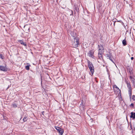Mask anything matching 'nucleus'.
Returning a JSON list of instances; mask_svg holds the SVG:
<instances>
[{
	"mask_svg": "<svg viewBox=\"0 0 135 135\" xmlns=\"http://www.w3.org/2000/svg\"><path fill=\"white\" fill-rule=\"evenodd\" d=\"M44 111H43L42 112V114L43 115H44Z\"/></svg>",
	"mask_w": 135,
	"mask_h": 135,
	"instance_id": "27",
	"label": "nucleus"
},
{
	"mask_svg": "<svg viewBox=\"0 0 135 135\" xmlns=\"http://www.w3.org/2000/svg\"><path fill=\"white\" fill-rule=\"evenodd\" d=\"M0 70L4 71H7L6 68L3 66H0Z\"/></svg>",
	"mask_w": 135,
	"mask_h": 135,
	"instance_id": "10",
	"label": "nucleus"
},
{
	"mask_svg": "<svg viewBox=\"0 0 135 135\" xmlns=\"http://www.w3.org/2000/svg\"><path fill=\"white\" fill-rule=\"evenodd\" d=\"M55 128L59 133L60 135H62V134L64 132L63 129L58 126H55Z\"/></svg>",
	"mask_w": 135,
	"mask_h": 135,
	"instance_id": "3",
	"label": "nucleus"
},
{
	"mask_svg": "<svg viewBox=\"0 0 135 135\" xmlns=\"http://www.w3.org/2000/svg\"><path fill=\"white\" fill-rule=\"evenodd\" d=\"M114 87H115L117 89H118V90H119V88H118V87L116 85H114Z\"/></svg>",
	"mask_w": 135,
	"mask_h": 135,
	"instance_id": "25",
	"label": "nucleus"
},
{
	"mask_svg": "<svg viewBox=\"0 0 135 135\" xmlns=\"http://www.w3.org/2000/svg\"><path fill=\"white\" fill-rule=\"evenodd\" d=\"M106 57L108 59H109L114 64V63L112 59V56L111 53H109V54H107L106 55Z\"/></svg>",
	"mask_w": 135,
	"mask_h": 135,
	"instance_id": "4",
	"label": "nucleus"
},
{
	"mask_svg": "<svg viewBox=\"0 0 135 135\" xmlns=\"http://www.w3.org/2000/svg\"><path fill=\"white\" fill-rule=\"evenodd\" d=\"M134 87L135 88V82L134 83Z\"/></svg>",
	"mask_w": 135,
	"mask_h": 135,
	"instance_id": "29",
	"label": "nucleus"
},
{
	"mask_svg": "<svg viewBox=\"0 0 135 135\" xmlns=\"http://www.w3.org/2000/svg\"><path fill=\"white\" fill-rule=\"evenodd\" d=\"M116 20H117V19H116L115 18L113 19L112 20V21L114 22V26H115V23L116 22H120V21H117Z\"/></svg>",
	"mask_w": 135,
	"mask_h": 135,
	"instance_id": "14",
	"label": "nucleus"
},
{
	"mask_svg": "<svg viewBox=\"0 0 135 135\" xmlns=\"http://www.w3.org/2000/svg\"><path fill=\"white\" fill-rule=\"evenodd\" d=\"M94 52L92 50H90L89 51L88 53L89 56L93 58H94V56L93 55Z\"/></svg>",
	"mask_w": 135,
	"mask_h": 135,
	"instance_id": "9",
	"label": "nucleus"
},
{
	"mask_svg": "<svg viewBox=\"0 0 135 135\" xmlns=\"http://www.w3.org/2000/svg\"><path fill=\"white\" fill-rule=\"evenodd\" d=\"M18 41L21 45H24L25 46H27L26 42H24L22 40H19Z\"/></svg>",
	"mask_w": 135,
	"mask_h": 135,
	"instance_id": "6",
	"label": "nucleus"
},
{
	"mask_svg": "<svg viewBox=\"0 0 135 135\" xmlns=\"http://www.w3.org/2000/svg\"><path fill=\"white\" fill-rule=\"evenodd\" d=\"M122 43L123 45L124 46H125L127 45L126 41L125 39L124 40H123Z\"/></svg>",
	"mask_w": 135,
	"mask_h": 135,
	"instance_id": "15",
	"label": "nucleus"
},
{
	"mask_svg": "<svg viewBox=\"0 0 135 135\" xmlns=\"http://www.w3.org/2000/svg\"><path fill=\"white\" fill-rule=\"evenodd\" d=\"M30 66V65H27V66H26L25 67V69L27 70H29L30 69L29 67Z\"/></svg>",
	"mask_w": 135,
	"mask_h": 135,
	"instance_id": "18",
	"label": "nucleus"
},
{
	"mask_svg": "<svg viewBox=\"0 0 135 135\" xmlns=\"http://www.w3.org/2000/svg\"><path fill=\"white\" fill-rule=\"evenodd\" d=\"M132 99L133 100H135V96L134 95H133L132 96Z\"/></svg>",
	"mask_w": 135,
	"mask_h": 135,
	"instance_id": "22",
	"label": "nucleus"
},
{
	"mask_svg": "<svg viewBox=\"0 0 135 135\" xmlns=\"http://www.w3.org/2000/svg\"><path fill=\"white\" fill-rule=\"evenodd\" d=\"M130 78H132V76H130Z\"/></svg>",
	"mask_w": 135,
	"mask_h": 135,
	"instance_id": "31",
	"label": "nucleus"
},
{
	"mask_svg": "<svg viewBox=\"0 0 135 135\" xmlns=\"http://www.w3.org/2000/svg\"><path fill=\"white\" fill-rule=\"evenodd\" d=\"M98 57L99 58L98 59V62H99V60H103V57L102 54H98Z\"/></svg>",
	"mask_w": 135,
	"mask_h": 135,
	"instance_id": "7",
	"label": "nucleus"
},
{
	"mask_svg": "<svg viewBox=\"0 0 135 135\" xmlns=\"http://www.w3.org/2000/svg\"><path fill=\"white\" fill-rule=\"evenodd\" d=\"M91 122H92V121H93V119H91Z\"/></svg>",
	"mask_w": 135,
	"mask_h": 135,
	"instance_id": "30",
	"label": "nucleus"
},
{
	"mask_svg": "<svg viewBox=\"0 0 135 135\" xmlns=\"http://www.w3.org/2000/svg\"><path fill=\"white\" fill-rule=\"evenodd\" d=\"M88 67L91 73V75L92 76L94 71V66L92 62L88 60Z\"/></svg>",
	"mask_w": 135,
	"mask_h": 135,
	"instance_id": "1",
	"label": "nucleus"
},
{
	"mask_svg": "<svg viewBox=\"0 0 135 135\" xmlns=\"http://www.w3.org/2000/svg\"><path fill=\"white\" fill-rule=\"evenodd\" d=\"M98 47L99 48V50H103V46H102L101 45H98Z\"/></svg>",
	"mask_w": 135,
	"mask_h": 135,
	"instance_id": "13",
	"label": "nucleus"
},
{
	"mask_svg": "<svg viewBox=\"0 0 135 135\" xmlns=\"http://www.w3.org/2000/svg\"><path fill=\"white\" fill-rule=\"evenodd\" d=\"M12 107L14 108H16L17 107V105L16 104H14L12 105Z\"/></svg>",
	"mask_w": 135,
	"mask_h": 135,
	"instance_id": "20",
	"label": "nucleus"
},
{
	"mask_svg": "<svg viewBox=\"0 0 135 135\" xmlns=\"http://www.w3.org/2000/svg\"><path fill=\"white\" fill-rule=\"evenodd\" d=\"M83 100L81 101V103L80 104V108L81 110H84L85 109V105L84 104H83Z\"/></svg>",
	"mask_w": 135,
	"mask_h": 135,
	"instance_id": "5",
	"label": "nucleus"
},
{
	"mask_svg": "<svg viewBox=\"0 0 135 135\" xmlns=\"http://www.w3.org/2000/svg\"><path fill=\"white\" fill-rule=\"evenodd\" d=\"M70 11L71 12V13L70 15V16H71V15H73V11L72 10H70L69 11V12H70Z\"/></svg>",
	"mask_w": 135,
	"mask_h": 135,
	"instance_id": "24",
	"label": "nucleus"
},
{
	"mask_svg": "<svg viewBox=\"0 0 135 135\" xmlns=\"http://www.w3.org/2000/svg\"><path fill=\"white\" fill-rule=\"evenodd\" d=\"M4 58V57L3 56V55L2 54H0V58L3 59Z\"/></svg>",
	"mask_w": 135,
	"mask_h": 135,
	"instance_id": "21",
	"label": "nucleus"
},
{
	"mask_svg": "<svg viewBox=\"0 0 135 135\" xmlns=\"http://www.w3.org/2000/svg\"><path fill=\"white\" fill-rule=\"evenodd\" d=\"M134 59V58L133 57H131V59L132 60H133Z\"/></svg>",
	"mask_w": 135,
	"mask_h": 135,
	"instance_id": "28",
	"label": "nucleus"
},
{
	"mask_svg": "<svg viewBox=\"0 0 135 135\" xmlns=\"http://www.w3.org/2000/svg\"><path fill=\"white\" fill-rule=\"evenodd\" d=\"M128 92H129V96L130 98H131L132 95V90H131V91H130V90H128Z\"/></svg>",
	"mask_w": 135,
	"mask_h": 135,
	"instance_id": "16",
	"label": "nucleus"
},
{
	"mask_svg": "<svg viewBox=\"0 0 135 135\" xmlns=\"http://www.w3.org/2000/svg\"><path fill=\"white\" fill-rule=\"evenodd\" d=\"M129 72L130 74H131L132 73V70L131 69H130L129 71Z\"/></svg>",
	"mask_w": 135,
	"mask_h": 135,
	"instance_id": "23",
	"label": "nucleus"
},
{
	"mask_svg": "<svg viewBox=\"0 0 135 135\" xmlns=\"http://www.w3.org/2000/svg\"><path fill=\"white\" fill-rule=\"evenodd\" d=\"M75 10L74 11V13L75 14L76 12H78L79 11V8H77V7L76 6H75Z\"/></svg>",
	"mask_w": 135,
	"mask_h": 135,
	"instance_id": "12",
	"label": "nucleus"
},
{
	"mask_svg": "<svg viewBox=\"0 0 135 135\" xmlns=\"http://www.w3.org/2000/svg\"><path fill=\"white\" fill-rule=\"evenodd\" d=\"M27 117L26 116H25L23 119V121L24 122H26L27 120Z\"/></svg>",
	"mask_w": 135,
	"mask_h": 135,
	"instance_id": "17",
	"label": "nucleus"
},
{
	"mask_svg": "<svg viewBox=\"0 0 135 135\" xmlns=\"http://www.w3.org/2000/svg\"><path fill=\"white\" fill-rule=\"evenodd\" d=\"M103 50H99L98 54H103Z\"/></svg>",
	"mask_w": 135,
	"mask_h": 135,
	"instance_id": "19",
	"label": "nucleus"
},
{
	"mask_svg": "<svg viewBox=\"0 0 135 135\" xmlns=\"http://www.w3.org/2000/svg\"><path fill=\"white\" fill-rule=\"evenodd\" d=\"M126 83L127 84V86L129 89L128 90L131 91V90H132L131 86L130 83H128L127 81H126Z\"/></svg>",
	"mask_w": 135,
	"mask_h": 135,
	"instance_id": "8",
	"label": "nucleus"
},
{
	"mask_svg": "<svg viewBox=\"0 0 135 135\" xmlns=\"http://www.w3.org/2000/svg\"><path fill=\"white\" fill-rule=\"evenodd\" d=\"M73 33L71 32V35L74 37V43H73V45L74 47H78V45L79 44V38L78 37H75L74 35H73L72 34Z\"/></svg>",
	"mask_w": 135,
	"mask_h": 135,
	"instance_id": "2",
	"label": "nucleus"
},
{
	"mask_svg": "<svg viewBox=\"0 0 135 135\" xmlns=\"http://www.w3.org/2000/svg\"><path fill=\"white\" fill-rule=\"evenodd\" d=\"M134 106V104L133 103H131V104L130 105V106H132V107H133Z\"/></svg>",
	"mask_w": 135,
	"mask_h": 135,
	"instance_id": "26",
	"label": "nucleus"
},
{
	"mask_svg": "<svg viewBox=\"0 0 135 135\" xmlns=\"http://www.w3.org/2000/svg\"><path fill=\"white\" fill-rule=\"evenodd\" d=\"M134 130H135V127H134Z\"/></svg>",
	"mask_w": 135,
	"mask_h": 135,
	"instance_id": "32",
	"label": "nucleus"
},
{
	"mask_svg": "<svg viewBox=\"0 0 135 135\" xmlns=\"http://www.w3.org/2000/svg\"><path fill=\"white\" fill-rule=\"evenodd\" d=\"M130 117L131 118H133V119L135 118V113L132 112L131 113Z\"/></svg>",
	"mask_w": 135,
	"mask_h": 135,
	"instance_id": "11",
	"label": "nucleus"
}]
</instances>
